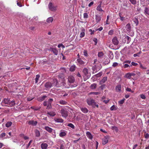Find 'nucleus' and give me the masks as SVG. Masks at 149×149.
<instances>
[{
    "label": "nucleus",
    "mask_w": 149,
    "mask_h": 149,
    "mask_svg": "<svg viewBox=\"0 0 149 149\" xmlns=\"http://www.w3.org/2000/svg\"><path fill=\"white\" fill-rule=\"evenodd\" d=\"M53 100V99L50 98L48 100L47 102L49 103L52 104Z\"/></svg>",
    "instance_id": "6e6d98bb"
},
{
    "label": "nucleus",
    "mask_w": 149,
    "mask_h": 149,
    "mask_svg": "<svg viewBox=\"0 0 149 149\" xmlns=\"http://www.w3.org/2000/svg\"><path fill=\"white\" fill-rule=\"evenodd\" d=\"M48 8L51 11H54L57 10V6L54 5L52 3L50 2L48 5Z\"/></svg>",
    "instance_id": "f03ea898"
},
{
    "label": "nucleus",
    "mask_w": 149,
    "mask_h": 149,
    "mask_svg": "<svg viewBox=\"0 0 149 149\" xmlns=\"http://www.w3.org/2000/svg\"><path fill=\"white\" fill-rule=\"evenodd\" d=\"M47 97V96L43 95L38 98L37 99V100L41 102L44 100Z\"/></svg>",
    "instance_id": "f3484780"
},
{
    "label": "nucleus",
    "mask_w": 149,
    "mask_h": 149,
    "mask_svg": "<svg viewBox=\"0 0 149 149\" xmlns=\"http://www.w3.org/2000/svg\"><path fill=\"white\" fill-rule=\"evenodd\" d=\"M102 2L100 1V3L99 5L97 6V7L96 10L97 11H100V12H103V10L101 8V4H102Z\"/></svg>",
    "instance_id": "dca6fc26"
},
{
    "label": "nucleus",
    "mask_w": 149,
    "mask_h": 149,
    "mask_svg": "<svg viewBox=\"0 0 149 149\" xmlns=\"http://www.w3.org/2000/svg\"><path fill=\"white\" fill-rule=\"evenodd\" d=\"M41 146L42 149H47L48 147V145L46 143H42L41 144Z\"/></svg>",
    "instance_id": "4be33fe9"
},
{
    "label": "nucleus",
    "mask_w": 149,
    "mask_h": 149,
    "mask_svg": "<svg viewBox=\"0 0 149 149\" xmlns=\"http://www.w3.org/2000/svg\"><path fill=\"white\" fill-rule=\"evenodd\" d=\"M117 109V107L114 105H113L110 108V109L111 111L116 110Z\"/></svg>",
    "instance_id": "4c0bfd02"
},
{
    "label": "nucleus",
    "mask_w": 149,
    "mask_h": 149,
    "mask_svg": "<svg viewBox=\"0 0 149 149\" xmlns=\"http://www.w3.org/2000/svg\"><path fill=\"white\" fill-rule=\"evenodd\" d=\"M66 135V133L64 131L61 132L59 133V136L61 137H63Z\"/></svg>",
    "instance_id": "473e14b6"
},
{
    "label": "nucleus",
    "mask_w": 149,
    "mask_h": 149,
    "mask_svg": "<svg viewBox=\"0 0 149 149\" xmlns=\"http://www.w3.org/2000/svg\"><path fill=\"white\" fill-rule=\"evenodd\" d=\"M131 64H132V65H130V66H132V65L134 66H136L138 65V64L137 63H134V62H132L131 63Z\"/></svg>",
    "instance_id": "e2e57ef3"
},
{
    "label": "nucleus",
    "mask_w": 149,
    "mask_h": 149,
    "mask_svg": "<svg viewBox=\"0 0 149 149\" xmlns=\"http://www.w3.org/2000/svg\"><path fill=\"white\" fill-rule=\"evenodd\" d=\"M113 30H111L109 31L108 34L109 35H112L113 34Z\"/></svg>",
    "instance_id": "680f3d73"
},
{
    "label": "nucleus",
    "mask_w": 149,
    "mask_h": 149,
    "mask_svg": "<svg viewBox=\"0 0 149 149\" xmlns=\"http://www.w3.org/2000/svg\"><path fill=\"white\" fill-rule=\"evenodd\" d=\"M125 100V99L124 98L122 100H121L120 101H118V104H123L124 103Z\"/></svg>",
    "instance_id": "a18cd8bd"
},
{
    "label": "nucleus",
    "mask_w": 149,
    "mask_h": 149,
    "mask_svg": "<svg viewBox=\"0 0 149 149\" xmlns=\"http://www.w3.org/2000/svg\"><path fill=\"white\" fill-rule=\"evenodd\" d=\"M53 20V18L52 17L48 18L46 20V22L48 23H51Z\"/></svg>",
    "instance_id": "cd10ccee"
},
{
    "label": "nucleus",
    "mask_w": 149,
    "mask_h": 149,
    "mask_svg": "<svg viewBox=\"0 0 149 149\" xmlns=\"http://www.w3.org/2000/svg\"><path fill=\"white\" fill-rule=\"evenodd\" d=\"M56 122L58 123H63V120L61 118H56L54 119Z\"/></svg>",
    "instance_id": "bb28decb"
},
{
    "label": "nucleus",
    "mask_w": 149,
    "mask_h": 149,
    "mask_svg": "<svg viewBox=\"0 0 149 149\" xmlns=\"http://www.w3.org/2000/svg\"><path fill=\"white\" fill-rule=\"evenodd\" d=\"M12 123L11 121H8L6 124V127H9L12 125Z\"/></svg>",
    "instance_id": "2f4dec72"
},
{
    "label": "nucleus",
    "mask_w": 149,
    "mask_h": 149,
    "mask_svg": "<svg viewBox=\"0 0 149 149\" xmlns=\"http://www.w3.org/2000/svg\"><path fill=\"white\" fill-rule=\"evenodd\" d=\"M140 96L141 98L143 99H145L146 98V97L145 95L143 94L140 95Z\"/></svg>",
    "instance_id": "3c124183"
},
{
    "label": "nucleus",
    "mask_w": 149,
    "mask_h": 149,
    "mask_svg": "<svg viewBox=\"0 0 149 149\" xmlns=\"http://www.w3.org/2000/svg\"><path fill=\"white\" fill-rule=\"evenodd\" d=\"M60 149H65V147L63 144H61L60 146Z\"/></svg>",
    "instance_id": "774afa93"
},
{
    "label": "nucleus",
    "mask_w": 149,
    "mask_h": 149,
    "mask_svg": "<svg viewBox=\"0 0 149 149\" xmlns=\"http://www.w3.org/2000/svg\"><path fill=\"white\" fill-rule=\"evenodd\" d=\"M112 42L113 44L115 45H117L119 43V41L118 40L117 37H114L113 38Z\"/></svg>",
    "instance_id": "1a4fd4ad"
},
{
    "label": "nucleus",
    "mask_w": 149,
    "mask_h": 149,
    "mask_svg": "<svg viewBox=\"0 0 149 149\" xmlns=\"http://www.w3.org/2000/svg\"><path fill=\"white\" fill-rule=\"evenodd\" d=\"M104 55L103 53L102 52H99L98 53V56L99 57H101Z\"/></svg>",
    "instance_id": "c03bdc74"
},
{
    "label": "nucleus",
    "mask_w": 149,
    "mask_h": 149,
    "mask_svg": "<svg viewBox=\"0 0 149 149\" xmlns=\"http://www.w3.org/2000/svg\"><path fill=\"white\" fill-rule=\"evenodd\" d=\"M93 41L95 42V45H96L97 43V40L96 38H95L93 39Z\"/></svg>",
    "instance_id": "69168bd1"
},
{
    "label": "nucleus",
    "mask_w": 149,
    "mask_h": 149,
    "mask_svg": "<svg viewBox=\"0 0 149 149\" xmlns=\"http://www.w3.org/2000/svg\"><path fill=\"white\" fill-rule=\"evenodd\" d=\"M129 1L133 5H135L136 3V0H129Z\"/></svg>",
    "instance_id": "49530a36"
},
{
    "label": "nucleus",
    "mask_w": 149,
    "mask_h": 149,
    "mask_svg": "<svg viewBox=\"0 0 149 149\" xmlns=\"http://www.w3.org/2000/svg\"><path fill=\"white\" fill-rule=\"evenodd\" d=\"M45 86L47 88H49L52 87V83L49 82H47L45 84Z\"/></svg>",
    "instance_id": "ddd939ff"
},
{
    "label": "nucleus",
    "mask_w": 149,
    "mask_h": 149,
    "mask_svg": "<svg viewBox=\"0 0 149 149\" xmlns=\"http://www.w3.org/2000/svg\"><path fill=\"white\" fill-rule=\"evenodd\" d=\"M134 22L136 24V25L137 26L139 24V21L137 18H135L133 20Z\"/></svg>",
    "instance_id": "58836bf2"
},
{
    "label": "nucleus",
    "mask_w": 149,
    "mask_h": 149,
    "mask_svg": "<svg viewBox=\"0 0 149 149\" xmlns=\"http://www.w3.org/2000/svg\"><path fill=\"white\" fill-rule=\"evenodd\" d=\"M109 137L108 136H105L104 138L102 139V144L103 145H104L108 143V139H109Z\"/></svg>",
    "instance_id": "39448f33"
},
{
    "label": "nucleus",
    "mask_w": 149,
    "mask_h": 149,
    "mask_svg": "<svg viewBox=\"0 0 149 149\" xmlns=\"http://www.w3.org/2000/svg\"><path fill=\"white\" fill-rule=\"evenodd\" d=\"M77 61L79 64L81 65H84L86 63L85 61H83L80 58H78L77 60Z\"/></svg>",
    "instance_id": "4468645a"
},
{
    "label": "nucleus",
    "mask_w": 149,
    "mask_h": 149,
    "mask_svg": "<svg viewBox=\"0 0 149 149\" xmlns=\"http://www.w3.org/2000/svg\"><path fill=\"white\" fill-rule=\"evenodd\" d=\"M88 17V15L87 13H85L84 14V18H87Z\"/></svg>",
    "instance_id": "5fc2aeb1"
},
{
    "label": "nucleus",
    "mask_w": 149,
    "mask_h": 149,
    "mask_svg": "<svg viewBox=\"0 0 149 149\" xmlns=\"http://www.w3.org/2000/svg\"><path fill=\"white\" fill-rule=\"evenodd\" d=\"M144 13L148 18H149V9L147 7L145 8Z\"/></svg>",
    "instance_id": "9d476101"
},
{
    "label": "nucleus",
    "mask_w": 149,
    "mask_h": 149,
    "mask_svg": "<svg viewBox=\"0 0 149 149\" xmlns=\"http://www.w3.org/2000/svg\"><path fill=\"white\" fill-rule=\"evenodd\" d=\"M59 103L62 105H66L67 104V102L64 100H61L59 101Z\"/></svg>",
    "instance_id": "c85d7f7f"
},
{
    "label": "nucleus",
    "mask_w": 149,
    "mask_h": 149,
    "mask_svg": "<svg viewBox=\"0 0 149 149\" xmlns=\"http://www.w3.org/2000/svg\"><path fill=\"white\" fill-rule=\"evenodd\" d=\"M101 19V17L100 16L98 15H96L95 16V19L97 23H98L100 22Z\"/></svg>",
    "instance_id": "a878e982"
},
{
    "label": "nucleus",
    "mask_w": 149,
    "mask_h": 149,
    "mask_svg": "<svg viewBox=\"0 0 149 149\" xmlns=\"http://www.w3.org/2000/svg\"><path fill=\"white\" fill-rule=\"evenodd\" d=\"M80 29L81 31V32L80 34V37L81 38H82L85 36V29L83 27H81V28Z\"/></svg>",
    "instance_id": "9b49d317"
},
{
    "label": "nucleus",
    "mask_w": 149,
    "mask_h": 149,
    "mask_svg": "<svg viewBox=\"0 0 149 149\" xmlns=\"http://www.w3.org/2000/svg\"><path fill=\"white\" fill-rule=\"evenodd\" d=\"M145 138L146 139L149 138V134L147 133L144 135Z\"/></svg>",
    "instance_id": "4d7b16f0"
},
{
    "label": "nucleus",
    "mask_w": 149,
    "mask_h": 149,
    "mask_svg": "<svg viewBox=\"0 0 149 149\" xmlns=\"http://www.w3.org/2000/svg\"><path fill=\"white\" fill-rule=\"evenodd\" d=\"M115 90L117 92H120L121 91V86L120 84H119L116 86Z\"/></svg>",
    "instance_id": "f8f14e48"
},
{
    "label": "nucleus",
    "mask_w": 149,
    "mask_h": 149,
    "mask_svg": "<svg viewBox=\"0 0 149 149\" xmlns=\"http://www.w3.org/2000/svg\"><path fill=\"white\" fill-rule=\"evenodd\" d=\"M31 109H34V110L35 111H38L40 109V107H35L33 106H32L31 107Z\"/></svg>",
    "instance_id": "ea45409f"
},
{
    "label": "nucleus",
    "mask_w": 149,
    "mask_h": 149,
    "mask_svg": "<svg viewBox=\"0 0 149 149\" xmlns=\"http://www.w3.org/2000/svg\"><path fill=\"white\" fill-rule=\"evenodd\" d=\"M47 114L49 115L50 116L53 117L56 115V113L55 112L53 111H50L48 112Z\"/></svg>",
    "instance_id": "b1692460"
},
{
    "label": "nucleus",
    "mask_w": 149,
    "mask_h": 149,
    "mask_svg": "<svg viewBox=\"0 0 149 149\" xmlns=\"http://www.w3.org/2000/svg\"><path fill=\"white\" fill-rule=\"evenodd\" d=\"M107 77H105L103 78L100 81V84H102L104 83L105 81L107 80Z\"/></svg>",
    "instance_id": "6ab92c4d"
},
{
    "label": "nucleus",
    "mask_w": 149,
    "mask_h": 149,
    "mask_svg": "<svg viewBox=\"0 0 149 149\" xmlns=\"http://www.w3.org/2000/svg\"><path fill=\"white\" fill-rule=\"evenodd\" d=\"M61 47H62L63 48H64L65 47L62 44H59L58 45V48H60Z\"/></svg>",
    "instance_id": "338daca9"
},
{
    "label": "nucleus",
    "mask_w": 149,
    "mask_h": 149,
    "mask_svg": "<svg viewBox=\"0 0 149 149\" xmlns=\"http://www.w3.org/2000/svg\"><path fill=\"white\" fill-rule=\"evenodd\" d=\"M61 113L62 116L63 117L66 118L68 116V111L65 109H62Z\"/></svg>",
    "instance_id": "20e7f679"
},
{
    "label": "nucleus",
    "mask_w": 149,
    "mask_h": 149,
    "mask_svg": "<svg viewBox=\"0 0 149 149\" xmlns=\"http://www.w3.org/2000/svg\"><path fill=\"white\" fill-rule=\"evenodd\" d=\"M119 16L120 17V19L121 21H123L125 20V17L122 16V14L121 13H119Z\"/></svg>",
    "instance_id": "72a5a7b5"
},
{
    "label": "nucleus",
    "mask_w": 149,
    "mask_h": 149,
    "mask_svg": "<svg viewBox=\"0 0 149 149\" xmlns=\"http://www.w3.org/2000/svg\"><path fill=\"white\" fill-rule=\"evenodd\" d=\"M97 86V84L95 83H94L92 84L91 86L90 87L91 89H95L96 88Z\"/></svg>",
    "instance_id": "c9c22d12"
},
{
    "label": "nucleus",
    "mask_w": 149,
    "mask_h": 149,
    "mask_svg": "<svg viewBox=\"0 0 149 149\" xmlns=\"http://www.w3.org/2000/svg\"><path fill=\"white\" fill-rule=\"evenodd\" d=\"M52 107L51 104L48 103L47 104V109H50Z\"/></svg>",
    "instance_id": "603ef678"
},
{
    "label": "nucleus",
    "mask_w": 149,
    "mask_h": 149,
    "mask_svg": "<svg viewBox=\"0 0 149 149\" xmlns=\"http://www.w3.org/2000/svg\"><path fill=\"white\" fill-rule=\"evenodd\" d=\"M102 74V72H99L98 74H96V77H99L101 76Z\"/></svg>",
    "instance_id": "052dcab7"
},
{
    "label": "nucleus",
    "mask_w": 149,
    "mask_h": 149,
    "mask_svg": "<svg viewBox=\"0 0 149 149\" xmlns=\"http://www.w3.org/2000/svg\"><path fill=\"white\" fill-rule=\"evenodd\" d=\"M89 31L90 32V34L91 35H92L94 34L95 31L94 30H92L91 29H90L89 30Z\"/></svg>",
    "instance_id": "bf43d9fd"
},
{
    "label": "nucleus",
    "mask_w": 149,
    "mask_h": 149,
    "mask_svg": "<svg viewBox=\"0 0 149 149\" xmlns=\"http://www.w3.org/2000/svg\"><path fill=\"white\" fill-rule=\"evenodd\" d=\"M100 94V93L99 92H93L90 93L91 94H94L96 95H97Z\"/></svg>",
    "instance_id": "09e8293b"
},
{
    "label": "nucleus",
    "mask_w": 149,
    "mask_h": 149,
    "mask_svg": "<svg viewBox=\"0 0 149 149\" xmlns=\"http://www.w3.org/2000/svg\"><path fill=\"white\" fill-rule=\"evenodd\" d=\"M51 51L56 55H57L58 53V50L55 48H51L50 49Z\"/></svg>",
    "instance_id": "2eb2a0df"
},
{
    "label": "nucleus",
    "mask_w": 149,
    "mask_h": 149,
    "mask_svg": "<svg viewBox=\"0 0 149 149\" xmlns=\"http://www.w3.org/2000/svg\"><path fill=\"white\" fill-rule=\"evenodd\" d=\"M52 86L56 87L60 86V85L59 84L57 80L56 79L54 78L53 79L52 82Z\"/></svg>",
    "instance_id": "7ed1b4c3"
},
{
    "label": "nucleus",
    "mask_w": 149,
    "mask_h": 149,
    "mask_svg": "<svg viewBox=\"0 0 149 149\" xmlns=\"http://www.w3.org/2000/svg\"><path fill=\"white\" fill-rule=\"evenodd\" d=\"M83 72L85 75L87 76L88 75L87 77L88 78L90 77V76L88 75L89 73L88 69L86 68H84L83 70Z\"/></svg>",
    "instance_id": "6e6552de"
},
{
    "label": "nucleus",
    "mask_w": 149,
    "mask_h": 149,
    "mask_svg": "<svg viewBox=\"0 0 149 149\" xmlns=\"http://www.w3.org/2000/svg\"><path fill=\"white\" fill-rule=\"evenodd\" d=\"M76 68V67L75 65H72L70 68V70L71 72L74 71Z\"/></svg>",
    "instance_id": "f704fd0d"
},
{
    "label": "nucleus",
    "mask_w": 149,
    "mask_h": 149,
    "mask_svg": "<svg viewBox=\"0 0 149 149\" xmlns=\"http://www.w3.org/2000/svg\"><path fill=\"white\" fill-rule=\"evenodd\" d=\"M123 66L125 68H127L128 67H131L130 66H129L128 64H125Z\"/></svg>",
    "instance_id": "0e129e2a"
},
{
    "label": "nucleus",
    "mask_w": 149,
    "mask_h": 149,
    "mask_svg": "<svg viewBox=\"0 0 149 149\" xmlns=\"http://www.w3.org/2000/svg\"><path fill=\"white\" fill-rule=\"evenodd\" d=\"M3 102L6 104V106L8 107H12L15 105V101H10V100L8 99L5 98L4 99Z\"/></svg>",
    "instance_id": "f257e3e1"
},
{
    "label": "nucleus",
    "mask_w": 149,
    "mask_h": 149,
    "mask_svg": "<svg viewBox=\"0 0 149 149\" xmlns=\"http://www.w3.org/2000/svg\"><path fill=\"white\" fill-rule=\"evenodd\" d=\"M45 129L49 133H51L53 130V129L48 126H45Z\"/></svg>",
    "instance_id": "393cba45"
},
{
    "label": "nucleus",
    "mask_w": 149,
    "mask_h": 149,
    "mask_svg": "<svg viewBox=\"0 0 149 149\" xmlns=\"http://www.w3.org/2000/svg\"><path fill=\"white\" fill-rule=\"evenodd\" d=\"M35 133L36 134V137H38L40 136V132L39 130H35Z\"/></svg>",
    "instance_id": "7c9ffc66"
},
{
    "label": "nucleus",
    "mask_w": 149,
    "mask_h": 149,
    "mask_svg": "<svg viewBox=\"0 0 149 149\" xmlns=\"http://www.w3.org/2000/svg\"><path fill=\"white\" fill-rule=\"evenodd\" d=\"M112 130H114L116 132H117L118 130V127H117L115 126L112 127Z\"/></svg>",
    "instance_id": "8fccbe9b"
},
{
    "label": "nucleus",
    "mask_w": 149,
    "mask_h": 149,
    "mask_svg": "<svg viewBox=\"0 0 149 149\" xmlns=\"http://www.w3.org/2000/svg\"><path fill=\"white\" fill-rule=\"evenodd\" d=\"M6 134L5 133H2L0 135L1 138H2L6 136Z\"/></svg>",
    "instance_id": "13d9d810"
},
{
    "label": "nucleus",
    "mask_w": 149,
    "mask_h": 149,
    "mask_svg": "<svg viewBox=\"0 0 149 149\" xmlns=\"http://www.w3.org/2000/svg\"><path fill=\"white\" fill-rule=\"evenodd\" d=\"M125 90H126V91H128V92H131L132 93H133L134 92V91H132L130 88H129L128 87L126 88Z\"/></svg>",
    "instance_id": "a19ab883"
},
{
    "label": "nucleus",
    "mask_w": 149,
    "mask_h": 149,
    "mask_svg": "<svg viewBox=\"0 0 149 149\" xmlns=\"http://www.w3.org/2000/svg\"><path fill=\"white\" fill-rule=\"evenodd\" d=\"M8 53V50L7 49H5L3 50V52H2V54L3 53V56H4L5 57V56H6L7 54Z\"/></svg>",
    "instance_id": "c756f323"
},
{
    "label": "nucleus",
    "mask_w": 149,
    "mask_h": 149,
    "mask_svg": "<svg viewBox=\"0 0 149 149\" xmlns=\"http://www.w3.org/2000/svg\"><path fill=\"white\" fill-rule=\"evenodd\" d=\"M80 109L81 111L85 113H87L88 111V110L86 107H81Z\"/></svg>",
    "instance_id": "5701e85b"
},
{
    "label": "nucleus",
    "mask_w": 149,
    "mask_h": 149,
    "mask_svg": "<svg viewBox=\"0 0 149 149\" xmlns=\"http://www.w3.org/2000/svg\"><path fill=\"white\" fill-rule=\"evenodd\" d=\"M125 28L127 31L129 32L131 31V26L130 23L127 24L125 26Z\"/></svg>",
    "instance_id": "aec40b11"
},
{
    "label": "nucleus",
    "mask_w": 149,
    "mask_h": 149,
    "mask_svg": "<svg viewBox=\"0 0 149 149\" xmlns=\"http://www.w3.org/2000/svg\"><path fill=\"white\" fill-rule=\"evenodd\" d=\"M131 75L130 73H128L126 74L125 77L129 79H130L131 78Z\"/></svg>",
    "instance_id": "e433bc0d"
},
{
    "label": "nucleus",
    "mask_w": 149,
    "mask_h": 149,
    "mask_svg": "<svg viewBox=\"0 0 149 149\" xmlns=\"http://www.w3.org/2000/svg\"><path fill=\"white\" fill-rule=\"evenodd\" d=\"M86 136L90 139H92L93 138V136L91 133L89 132H86Z\"/></svg>",
    "instance_id": "a211bd4d"
},
{
    "label": "nucleus",
    "mask_w": 149,
    "mask_h": 149,
    "mask_svg": "<svg viewBox=\"0 0 149 149\" xmlns=\"http://www.w3.org/2000/svg\"><path fill=\"white\" fill-rule=\"evenodd\" d=\"M68 81L70 83H72L75 81V79L73 76L70 75L68 77Z\"/></svg>",
    "instance_id": "423d86ee"
},
{
    "label": "nucleus",
    "mask_w": 149,
    "mask_h": 149,
    "mask_svg": "<svg viewBox=\"0 0 149 149\" xmlns=\"http://www.w3.org/2000/svg\"><path fill=\"white\" fill-rule=\"evenodd\" d=\"M40 77V76L39 74L37 75L36 76L35 78L36 83H37L38 82L39 78Z\"/></svg>",
    "instance_id": "37998d69"
},
{
    "label": "nucleus",
    "mask_w": 149,
    "mask_h": 149,
    "mask_svg": "<svg viewBox=\"0 0 149 149\" xmlns=\"http://www.w3.org/2000/svg\"><path fill=\"white\" fill-rule=\"evenodd\" d=\"M87 103L89 105H93L95 104V102L94 100L93 99H88L87 100Z\"/></svg>",
    "instance_id": "0eeeda50"
},
{
    "label": "nucleus",
    "mask_w": 149,
    "mask_h": 149,
    "mask_svg": "<svg viewBox=\"0 0 149 149\" xmlns=\"http://www.w3.org/2000/svg\"><path fill=\"white\" fill-rule=\"evenodd\" d=\"M84 55L85 56H87L88 54L87 53V51L86 50H84Z\"/></svg>",
    "instance_id": "de8ad7c7"
},
{
    "label": "nucleus",
    "mask_w": 149,
    "mask_h": 149,
    "mask_svg": "<svg viewBox=\"0 0 149 149\" xmlns=\"http://www.w3.org/2000/svg\"><path fill=\"white\" fill-rule=\"evenodd\" d=\"M118 63L116 62H114L113 63L112 66L113 67H115L118 65Z\"/></svg>",
    "instance_id": "864d4df0"
},
{
    "label": "nucleus",
    "mask_w": 149,
    "mask_h": 149,
    "mask_svg": "<svg viewBox=\"0 0 149 149\" xmlns=\"http://www.w3.org/2000/svg\"><path fill=\"white\" fill-rule=\"evenodd\" d=\"M37 121H34V120H30L29 122V125H36L37 124Z\"/></svg>",
    "instance_id": "412c9836"
},
{
    "label": "nucleus",
    "mask_w": 149,
    "mask_h": 149,
    "mask_svg": "<svg viewBox=\"0 0 149 149\" xmlns=\"http://www.w3.org/2000/svg\"><path fill=\"white\" fill-rule=\"evenodd\" d=\"M67 126L70 127L72 129H74V125L71 123H70L68 124Z\"/></svg>",
    "instance_id": "79ce46f5"
}]
</instances>
